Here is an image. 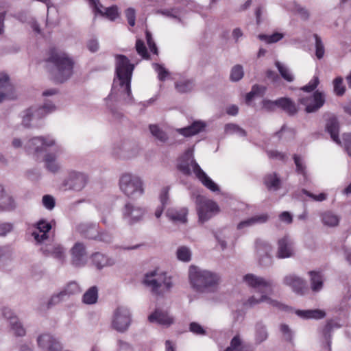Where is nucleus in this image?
Returning a JSON list of instances; mask_svg holds the SVG:
<instances>
[{
    "mask_svg": "<svg viewBox=\"0 0 351 351\" xmlns=\"http://www.w3.org/2000/svg\"><path fill=\"white\" fill-rule=\"evenodd\" d=\"M25 149L37 158L42 156L44 167L49 172L55 174L61 169L58 158L64 152V148L52 136L33 137L25 143Z\"/></svg>",
    "mask_w": 351,
    "mask_h": 351,
    "instance_id": "1",
    "label": "nucleus"
},
{
    "mask_svg": "<svg viewBox=\"0 0 351 351\" xmlns=\"http://www.w3.org/2000/svg\"><path fill=\"white\" fill-rule=\"evenodd\" d=\"M243 282L250 287L254 289L261 294L260 297L252 295L243 302L246 307H253L262 302L279 309H284L285 306L278 301L269 297L274 292V284L272 280L256 276L253 274H247L243 278Z\"/></svg>",
    "mask_w": 351,
    "mask_h": 351,
    "instance_id": "2",
    "label": "nucleus"
},
{
    "mask_svg": "<svg viewBox=\"0 0 351 351\" xmlns=\"http://www.w3.org/2000/svg\"><path fill=\"white\" fill-rule=\"evenodd\" d=\"M134 65L130 62V60L124 55L115 56V73L116 77L113 82V89L119 85V91L127 97L124 99L127 101L132 100L131 95V79Z\"/></svg>",
    "mask_w": 351,
    "mask_h": 351,
    "instance_id": "3",
    "label": "nucleus"
},
{
    "mask_svg": "<svg viewBox=\"0 0 351 351\" xmlns=\"http://www.w3.org/2000/svg\"><path fill=\"white\" fill-rule=\"evenodd\" d=\"M189 278L191 287L199 293L215 291L220 281V276L217 273L193 265L189 267Z\"/></svg>",
    "mask_w": 351,
    "mask_h": 351,
    "instance_id": "4",
    "label": "nucleus"
},
{
    "mask_svg": "<svg viewBox=\"0 0 351 351\" xmlns=\"http://www.w3.org/2000/svg\"><path fill=\"white\" fill-rule=\"evenodd\" d=\"M56 109V106L49 100H46L43 106H31L21 112V123L25 128H41L42 119Z\"/></svg>",
    "mask_w": 351,
    "mask_h": 351,
    "instance_id": "5",
    "label": "nucleus"
},
{
    "mask_svg": "<svg viewBox=\"0 0 351 351\" xmlns=\"http://www.w3.org/2000/svg\"><path fill=\"white\" fill-rule=\"evenodd\" d=\"M178 169L186 175H189L191 171H193L195 176L206 188L211 191L215 192L219 191V186L215 184L201 169L193 157L192 152L187 151L182 158Z\"/></svg>",
    "mask_w": 351,
    "mask_h": 351,
    "instance_id": "6",
    "label": "nucleus"
},
{
    "mask_svg": "<svg viewBox=\"0 0 351 351\" xmlns=\"http://www.w3.org/2000/svg\"><path fill=\"white\" fill-rule=\"evenodd\" d=\"M48 62L54 66V77L58 82L67 80L73 73V61L66 53L53 49L48 58Z\"/></svg>",
    "mask_w": 351,
    "mask_h": 351,
    "instance_id": "7",
    "label": "nucleus"
},
{
    "mask_svg": "<svg viewBox=\"0 0 351 351\" xmlns=\"http://www.w3.org/2000/svg\"><path fill=\"white\" fill-rule=\"evenodd\" d=\"M143 284L156 295H163L169 292L173 285L171 276L165 272L158 273L156 271L146 274Z\"/></svg>",
    "mask_w": 351,
    "mask_h": 351,
    "instance_id": "8",
    "label": "nucleus"
},
{
    "mask_svg": "<svg viewBox=\"0 0 351 351\" xmlns=\"http://www.w3.org/2000/svg\"><path fill=\"white\" fill-rule=\"evenodd\" d=\"M119 185L121 191L131 199H137L145 193L143 179L134 173H123L120 176Z\"/></svg>",
    "mask_w": 351,
    "mask_h": 351,
    "instance_id": "9",
    "label": "nucleus"
},
{
    "mask_svg": "<svg viewBox=\"0 0 351 351\" xmlns=\"http://www.w3.org/2000/svg\"><path fill=\"white\" fill-rule=\"evenodd\" d=\"M132 323L130 309L125 306H119L113 311L111 319L112 328L119 332L127 331Z\"/></svg>",
    "mask_w": 351,
    "mask_h": 351,
    "instance_id": "10",
    "label": "nucleus"
},
{
    "mask_svg": "<svg viewBox=\"0 0 351 351\" xmlns=\"http://www.w3.org/2000/svg\"><path fill=\"white\" fill-rule=\"evenodd\" d=\"M197 211L199 221L204 223L219 213L218 205L211 199L198 195L195 197Z\"/></svg>",
    "mask_w": 351,
    "mask_h": 351,
    "instance_id": "11",
    "label": "nucleus"
},
{
    "mask_svg": "<svg viewBox=\"0 0 351 351\" xmlns=\"http://www.w3.org/2000/svg\"><path fill=\"white\" fill-rule=\"evenodd\" d=\"M146 210L145 208L128 201L121 208L122 219L129 225H134L143 220Z\"/></svg>",
    "mask_w": 351,
    "mask_h": 351,
    "instance_id": "12",
    "label": "nucleus"
},
{
    "mask_svg": "<svg viewBox=\"0 0 351 351\" xmlns=\"http://www.w3.org/2000/svg\"><path fill=\"white\" fill-rule=\"evenodd\" d=\"M140 150L137 144L127 141L115 144L112 147V154L117 158L125 160L136 157Z\"/></svg>",
    "mask_w": 351,
    "mask_h": 351,
    "instance_id": "13",
    "label": "nucleus"
},
{
    "mask_svg": "<svg viewBox=\"0 0 351 351\" xmlns=\"http://www.w3.org/2000/svg\"><path fill=\"white\" fill-rule=\"evenodd\" d=\"M51 229L49 222L41 219L28 229V232L34 238L37 245L45 244L49 239V232Z\"/></svg>",
    "mask_w": 351,
    "mask_h": 351,
    "instance_id": "14",
    "label": "nucleus"
},
{
    "mask_svg": "<svg viewBox=\"0 0 351 351\" xmlns=\"http://www.w3.org/2000/svg\"><path fill=\"white\" fill-rule=\"evenodd\" d=\"M299 102L305 106L307 113L317 112L325 103V95L322 92L316 90L311 96L300 98Z\"/></svg>",
    "mask_w": 351,
    "mask_h": 351,
    "instance_id": "15",
    "label": "nucleus"
},
{
    "mask_svg": "<svg viewBox=\"0 0 351 351\" xmlns=\"http://www.w3.org/2000/svg\"><path fill=\"white\" fill-rule=\"evenodd\" d=\"M71 263L76 267H84L88 261V255L85 245L77 242L71 249Z\"/></svg>",
    "mask_w": 351,
    "mask_h": 351,
    "instance_id": "16",
    "label": "nucleus"
},
{
    "mask_svg": "<svg viewBox=\"0 0 351 351\" xmlns=\"http://www.w3.org/2000/svg\"><path fill=\"white\" fill-rule=\"evenodd\" d=\"M87 180L84 173L72 171L64 181V185L68 189L80 191L85 187Z\"/></svg>",
    "mask_w": 351,
    "mask_h": 351,
    "instance_id": "17",
    "label": "nucleus"
},
{
    "mask_svg": "<svg viewBox=\"0 0 351 351\" xmlns=\"http://www.w3.org/2000/svg\"><path fill=\"white\" fill-rule=\"evenodd\" d=\"M295 254L294 242L289 236H285L278 241L276 257L287 258Z\"/></svg>",
    "mask_w": 351,
    "mask_h": 351,
    "instance_id": "18",
    "label": "nucleus"
},
{
    "mask_svg": "<svg viewBox=\"0 0 351 351\" xmlns=\"http://www.w3.org/2000/svg\"><path fill=\"white\" fill-rule=\"evenodd\" d=\"M38 346L44 351H61L62 344L50 334H43L37 338Z\"/></svg>",
    "mask_w": 351,
    "mask_h": 351,
    "instance_id": "19",
    "label": "nucleus"
},
{
    "mask_svg": "<svg viewBox=\"0 0 351 351\" xmlns=\"http://www.w3.org/2000/svg\"><path fill=\"white\" fill-rule=\"evenodd\" d=\"M2 315L9 322L10 329L15 335L22 337L25 335V329L11 309L3 308Z\"/></svg>",
    "mask_w": 351,
    "mask_h": 351,
    "instance_id": "20",
    "label": "nucleus"
},
{
    "mask_svg": "<svg viewBox=\"0 0 351 351\" xmlns=\"http://www.w3.org/2000/svg\"><path fill=\"white\" fill-rule=\"evenodd\" d=\"M256 254L259 263L262 265H267L271 263L272 247L267 242L257 240L256 242Z\"/></svg>",
    "mask_w": 351,
    "mask_h": 351,
    "instance_id": "21",
    "label": "nucleus"
},
{
    "mask_svg": "<svg viewBox=\"0 0 351 351\" xmlns=\"http://www.w3.org/2000/svg\"><path fill=\"white\" fill-rule=\"evenodd\" d=\"M282 282L285 285L291 287L297 294L303 295L305 292V280L294 274L286 275L283 278Z\"/></svg>",
    "mask_w": 351,
    "mask_h": 351,
    "instance_id": "22",
    "label": "nucleus"
},
{
    "mask_svg": "<svg viewBox=\"0 0 351 351\" xmlns=\"http://www.w3.org/2000/svg\"><path fill=\"white\" fill-rule=\"evenodd\" d=\"M40 250L44 254L52 256L61 263L65 261L66 249L59 243L45 244Z\"/></svg>",
    "mask_w": 351,
    "mask_h": 351,
    "instance_id": "23",
    "label": "nucleus"
},
{
    "mask_svg": "<svg viewBox=\"0 0 351 351\" xmlns=\"http://www.w3.org/2000/svg\"><path fill=\"white\" fill-rule=\"evenodd\" d=\"M148 321L150 323H156L160 325L169 326L173 323V318L167 311L160 308H156L148 316Z\"/></svg>",
    "mask_w": 351,
    "mask_h": 351,
    "instance_id": "24",
    "label": "nucleus"
},
{
    "mask_svg": "<svg viewBox=\"0 0 351 351\" xmlns=\"http://www.w3.org/2000/svg\"><path fill=\"white\" fill-rule=\"evenodd\" d=\"M207 124L205 121H194L187 127L179 128L177 132L185 137H191L205 130Z\"/></svg>",
    "mask_w": 351,
    "mask_h": 351,
    "instance_id": "25",
    "label": "nucleus"
},
{
    "mask_svg": "<svg viewBox=\"0 0 351 351\" xmlns=\"http://www.w3.org/2000/svg\"><path fill=\"white\" fill-rule=\"evenodd\" d=\"M16 204L12 197L7 191L3 185L0 184V209L5 211L14 210Z\"/></svg>",
    "mask_w": 351,
    "mask_h": 351,
    "instance_id": "26",
    "label": "nucleus"
},
{
    "mask_svg": "<svg viewBox=\"0 0 351 351\" xmlns=\"http://www.w3.org/2000/svg\"><path fill=\"white\" fill-rule=\"evenodd\" d=\"M320 218L324 226L335 228L339 226L341 216L332 210H326L321 213Z\"/></svg>",
    "mask_w": 351,
    "mask_h": 351,
    "instance_id": "27",
    "label": "nucleus"
},
{
    "mask_svg": "<svg viewBox=\"0 0 351 351\" xmlns=\"http://www.w3.org/2000/svg\"><path fill=\"white\" fill-rule=\"evenodd\" d=\"M326 130L330 134L334 142L338 145H341L339 138V124L336 117H331L327 121Z\"/></svg>",
    "mask_w": 351,
    "mask_h": 351,
    "instance_id": "28",
    "label": "nucleus"
},
{
    "mask_svg": "<svg viewBox=\"0 0 351 351\" xmlns=\"http://www.w3.org/2000/svg\"><path fill=\"white\" fill-rule=\"evenodd\" d=\"M91 259L95 267L101 269L103 267L112 266L114 264L115 261L113 258L106 256L99 252H95L92 254Z\"/></svg>",
    "mask_w": 351,
    "mask_h": 351,
    "instance_id": "29",
    "label": "nucleus"
},
{
    "mask_svg": "<svg viewBox=\"0 0 351 351\" xmlns=\"http://www.w3.org/2000/svg\"><path fill=\"white\" fill-rule=\"evenodd\" d=\"M310 275V285L311 289L313 292H319L324 287V276L319 271H311Z\"/></svg>",
    "mask_w": 351,
    "mask_h": 351,
    "instance_id": "30",
    "label": "nucleus"
},
{
    "mask_svg": "<svg viewBox=\"0 0 351 351\" xmlns=\"http://www.w3.org/2000/svg\"><path fill=\"white\" fill-rule=\"evenodd\" d=\"M269 217L267 214H261L253 216L247 219L241 221L237 225L238 230H242L245 228L254 226L256 224H261L265 223Z\"/></svg>",
    "mask_w": 351,
    "mask_h": 351,
    "instance_id": "31",
    "label": "nucleus"
},
{
    "mask_svg": "<svg viewBox=\"0 0 351 351\" xmlns=\"http://www.w3.org/2000/svg\"><path fill=\"white\" fill-rule=\"evenodd\" d=\"M232 232L230 229H222L215 234V238L220 245L222 250L227 247L228 242H231L234 244V240L232 239Z\"/></svg>",
    "mask_w": 351,
    "mask_h": 351,
    "instance_id": "32",
    "label": "nucleus"
},
{
    "mask_svg": "<svg viewBox=\"0 0 351 351\" xmlns=\"http://www.w3.org/2000/svg\"><path fill=\"white\" fill-rule=\"evenodd\" d=\"M277 106L278 108H281L289 114H294L298 112V108L295 104L288 97H281L278 99Z\"/></svg>",
    "mask_w": 351,
    "mask_h": 351,
    "instance_id": "33",
    "label": "nucleus"
},
{
    "mask_svg": "<svg viewBox=\"0 0 351 351\" xmlns=\"http://www.w3.org/2000/svg\"><path fill=\"white\" fill-rule=\"evenodd\" d=\"M187 209L182 208L180 209L168 210L167 216L173 222L185 223L186 221Z\"/></svg>",
    "mask_w": 351,
    "mask_h": 351,
    "instance_id": "34",
    "label": "nucleus"
},
{
    "mask_svg": "<svg viewBox=\"0 0 351 351\" xmlns=\"http://www.w3.org/2000/svg\"><path fill=\"white\" fill-rule=\"evenodd\" d=\"M266 187L270 191H278L281 186V180L276 173H269L264 178Z\"/></svg>",
    "mask_w": 351,
    "mask_h": 351,
    "instance_id": "35",
    "label": "nucleus"
},
{
    "mask_svg": "<svg viewBox=\"0 0 351 351\" xmlns=\"http://www.w3.org/2000/svg\"><path fill=\"white\" fill-rule=\"evenodd\" d=\"M195 87V82L192 79H180L175 83V88L180 93L191 92Z\"/></svg>",
    "mask_w": 351,
    "mask_h": 351,
    "instance_id": "36",
    "label": "nucleus"
},
{
    "mask_svg": "<svg viewBox=\"0 0 351 351\" xmlns=\"http://www.w3.org/2000/svg\"><path fill=\"white\" fill-rule=\"evenodd\" d=\"M295 314L303 319H322L326 315L324 311L319 309L314 310H298Z\"/></svg>",
    "mask_w": 351,
    "mask_h": 351,
    "instance_id": "37",
    "label": "nucleus"
},
{
    "mask_svg": "<svg viewBox=\"0 0 351 351\" xmlns=\"http://www.w3.org/2000/svg\"><path fill=\"white\" fill-rule=\"evenodd\" d=\"M224 351H252V350L250 346L243 343L240 337L237 335L232 339L230 346Z\"/></svg>",
    "mask_w": 351,
    "mask_h": 351,
    "instance_id": "38",
    "label": "nucleus"
},
{
    "mask_svg": "<svg viewBox=\"0 0 351 351\" xmlns=\"http://www.w3.org/2000/svg\"><path fill=\"white\" fill-rule=\"evenodd\" d=\"M275 66L278 69L281 77L288 82H292L295 80L294 75L290 69L286 65L279 61L275 62Z\"/></svg>",
    "mask_w": 351,
    "mask_h": 351,
    "instance_id": "39",
    "label": "nucleus"
},
{
    "mask_svg": "<svg viewBox=\"0 0 351 351\" xmlns=\"http://www.w3.org/2000/svg\"><path fill=\"white\" fill-rule=\"evenodd\" d=\"M97 299L98 289L95 286L90 287L82 296V302L86 304H95Z\"/></svg>",
    "mask_w": 351,
    "mask_h": 351,
    "instance_id": "40",
    "label": "nucleus"
},
{
    "mask_svg": "<svg viewBox=\"0 0 351 351\" xmlns=\"http://www.w3.org/2000/svg\"><path fill=\"white\" fill-rule=\"evenodd\" d=\"M268 333L266 327L262 323H257L255 328V341L261 343L267 339Z\"/></svg>",
    "mask_w": 351,
    "mask_h": 351,
    "instance_id": "41",
    "label": "nucleus"
},
{
    "mask_svg": "<svg viewBox=\"0 0 351 351\" xmlns=\"http://www.w3.org/2000/svg\"><path fill=\"white\" fill-rule=\"evenodd\" d=\"M192 252L187 246H180L176 250L178 259L182 262H189L191 260Z\"/></svg>",
    "mask_w": 351,
    "mask_h": 351,
    "instance_id": "42",
    "label": "nucleus"
},
{
    "mask_svg": "<svg viewBox=\"0 0 351 351\" xmlns=\"http://www.w3.org/2000/svg\"><path fill=\"white\" fill-rule=\"evenodd\" d=\"M149 130L152 136L161 143L167 142L168 136L165 132L160 129L157 125H150Z\"/></svg>",
    "mask_w": 351,
    "mask_h": 351,
    "instance_id": "43",
    "label": "nucleus"
},
{
    "mask_svg": "<svg viewBox=\"0 0 351 351\" xmlns=\"http://www.w3.org/2000/svg\"><path fill=\"white\" fill-rule=\"evenodd\" d=\"M258 38L259 40L265 42L267 44H273L280 41L284 38V34L280 32H275L271 35L267 34H258Z\"/></svg>",
    "mask_w": 351,
    "mask_h": 351,
    "instance_id": "44",
    "label": "nucleus"
},
{
    "mask_svg": "<svg viewBox=\"0 0 351 351\" xmlns=\"http://www.w3.org/2000/svg\"><path fill=\"white\" fill-rule=\"evenodd\" d=\"M340 326L338 324H332V322H328L323 329V335L326 341V346L328 348V351L331 350V341H330V334L334 328H339Z\"/></svg>",
    "mask_w": 351,
    "mask_h": 351,
    "instance_id": "45",
    "label": "nucleus"
},
{
    "mask_svg": "<svg viewBox=\"0 0 351 351\" xmlns=\"http://www.w3.org/2000/svg\"><path fill=\"white\" fill-rule=\"evenodd\" d=\"M313 37L315 41V56L319 60H320L324 57L325 53L324 45L323 43L322 38L317 34H315L313 35Z\"/></svg>",
    "mask_w": 351,
    "mask_h": 351,
    "instance_id": "46",
    "label": "nucleus"
},
{
    "mask_svg": "<svg viewBox=\"0 0 351 351\" xmlns=\"http://www.w3.org/2000/svg\"><path fill=\"white\" fill-rule=\"evenodd\" d=\"M243 66L240 64H237L232 68L230 78L232 82H238L243 78Z\"/></svg>",
    "mask_w": 351,
    "mask_h": 351,
    "instance_id": "47",
    "label": "nucleus"
},
{
    "mask_svg": "<svg viewBox=\"0 0 351 351\" xmlns=\"http://www.w3.org/2000/svg\"><path fill=\"white\" fill-rule=\"evenodd\" d=\"M225 132L228 134H237L240 136H245V131L239 125L234 123H228L225 125Z\"/></svg>",
    "mask_w": 351,
    "mask_h": 351,
    "instance_id": "48",
    "label": "nucleus"
},
{
    "mask_svg": "<svg viewBox=\"0 0 351 351\" xmlns=\"http://www.w3.org/2000/svg\"><path fill=\"white\" fill-rule=\"evenodd\" d=\"M66 297L71 295L77 294L81 291V289L78 284L75 282H70L62 290Z\"/></svg>",
    "mask_w": 351,
    "mask_h": 351,
    "instance_id": "49",
    "label": "nucleus"
},
{
    "mask_svg": "<svg viewBox=\"0 0 351 351\" xmlns=\"http://www.w3.org/2000/svg\"><path fill=\"white\" fill-rule=\"evenodd\" d=\"M154 69L158 73V77L160 81H165L169 75V72L163 65L157 63L152 64Z\"/></svg>",
    "mask_w": 351,
    "mask_h": 351,
    "instance_id": "50",
    "label": "nucleus"
},
{
    "mask_svg": "<svg viewBox=\"0 0 351 351\" xmlns=\"http://www.w3.org/2000/svg\"><path fill=\"white\" fill-rule=\"evenodd\" d=\"M334 92L337 95L341 96L344 94L346 88L343 84V78L341 77H336L333 81Z\"/></svg>",
    "mask_w": 351,
    "mask_h": 351,
    "instance_id": "51",
    "label": "nucleus"
},
{
    "mask_svg": "<svg viewBox=\"0 0 351 351\" xmlns=\"http://www.w3.org/2000/svg\"><path fill=\"white\" fill-rule=\"evenodd\" d=\"M156 13L169 18L178 19L179 15V10L175 8L171 9H160L156 11Z\"/></svg>",
    "mask_w": 351,
    "mask_h": 351,
    "instance_id": "52",
    "label": "nucleus"
},
{
    "mask_svg": "<svg viewBox=\"0 0 351 351\" xmlns=\"http://www.w3.org/2000/svg\"><path fill=\"white\" fill-rule=\"evenodd\" d=\"M0 88L4 90L12 93L13 87L9 82V77L5 73H0Z\"/></svg>",
    "mask_w": 351,
    "mask_h": 351,
    "instance_id": "53",
    "label": "nucleus"
},
{
    "mask_svg": "<svg viewBox=\"0 0 351 351\" xmlns=\"http://www.w3.org/2000/svg\"><path fill=\"white\" fill-rule=\"evenodd\" d=\"M293 11L304 21H306L309 18L310 14L308 10L299 4L294 5Z\"/></svg>",
    "mask_w": 351,
    "mask_h": 351,
    "instance_id": "54",
    "label": "nucleus"
},
{
    "mask_svg": "<svg viewBox=\"0 0 351 351\" xmlns=\"http://www.w3.org/2000/svg\"><path fill=\"white\" fill-rule=\"evenodd\" d=\"M66 296L62 291H60L58 293L53 294L47 302V307L49 308L51 306L56 305L62 301Z\"/></svg>",
    "mask_w": 351,
    "mask_h": 351,
    "instance_id": "55",
    "label": "nucleus"
},
{
    "mask_svg": "<svg viewBox=\"0 0 351 351\" xmlns=\"http://www.w3.org/2000/svg\"><path fill=\"white\" fill-rule=\"evenodd\" d=\"M319 83V77L314 76L306 85L301 88V90L304 92L311 93L317 87Z\"/></svg>",
    "mask_w": 351,
    "mask_h": 351,
    "instance_id": "56",
    "label": "nucleus"
},
{
    "mask_svg": "<svg viewBox=\"0 0 351 351\" xmlns=\"http://www.w3.org/2000/svg\"><path fill=\"white\" fill-rule=\"evenodd\" d=\"M293 159H294V162H295V166H296L297 171L299 173L302 174L304 176V180H306V171H305V166H304V165L303 163L302 159L300 156H298L297 155L294 156Z\"/></svg>",
    "mask_w": 351,
    "mask_h": 351,
    "instance_id": "57",
    "label": "nucleus"
},
{
    "mask_svg": "<svg viewBox=\"0 0 351 351\" xmlns=\"http://www.w3.org/2000/svg\"><path fill=\"white\" fill-rule=\"evenodd\" d=\"M136 49L137 53L143 58H148L149 54L147 48L141 40H137L136 43Z\"/></svg>",
    "mask_w": 351,
    "mask_h": 351,
    "instance_id": "58",
    "label": "nucleus"
},
{
    "mask_svg": "<svg viewBox=\"0 0 351 351\" xmlns=\"http://www.w3.org/2000/svg\"><path fill=\"white\" fill-rule=\"evenodd\" d=\"M262 104L263 108L267 112H274L278 108L276 100L263 99Z\"/></svg>",
    "mask_w": 351,
    "mask_h": 351,
    "instance_id": "59",
    "label": "nucleus"
},
{
    "mask_svg": "<svg viewBox=\"0 0 351 351\" xmlns=\"http://www.w3.org/2000/svg\"><path fill=\"white\" fill-rule=\"evenodd\" d=\"M102 16H106L111 21H114L119 15L118 8L117 6H111L106 9L105 12H103Z\"/></svg>",
    "mask_w": 351,
    "mask_h": 351,
    "instance_id": "60",
    "label": "nucleus"
},
{
    "mask_svg": "<svg viewBox=\"0 0 351 351\" xmlns=\"http://www.w3.org/2000/svg\"><path fill=\"white\" fill-rule=\"evenodd\" d=\"M13 230V224L10 222H0V237H4Z\"/></svg>",
    "mask_w": 351,
    "mask_h": 351,
    "instance_id": "61",
    "label": "nucleus"
},
{
    "mask_svg": "<svg viewBox=\"0 0 351 351\" xmlns=\"http://www.w3.org/2000/svg\"><path fill=\"white\" fill-rule=\"evenodd\" d=\"M280 332L282 333L285 340L291 341L293 337V332L288 325L282 324L280 326Z\"/></svg>",
    "mask_w": 351,
    "mask_h": 351,
    "instance_id": "62",
    "label": "nucleus"
},
{
    "mask_svg": "<svg viewBox=\"0 0 351 351\" xmlns=\"http://www.w3.org/2000/svg\"><path fill=\"white\" fill-rule=\"evenodd\" d=\"M12 252L8 246H0V263L10 258Z\"/></svg>",
    "mask_w": 351,
    "mask_h": 351,
    "instance_id": "63",
    "label": "nucleus"
},
{
    "mask_svg": "<svg viewBox=\"0 0 351 351\" xmlns=\"http://www.w3.org/2000/svg\"><path fill=\"white\" fill-rule=\"evenodd\" d=\"M42 202L43 206L48 210H51L55 206V199L49 195H44Z\"/></svg>",
    "mask_w": 351,
    "mask_h": 351,
    "instance_id": "64",
    "label": "nucleus"
}]
</instances>
